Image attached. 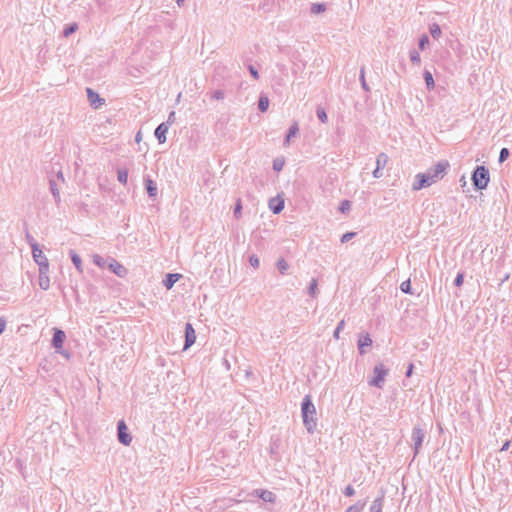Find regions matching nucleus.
<instances>
[{
  "label": "nucleus",
  "instance_id": "obj_1",
  "mask_svg": "<svg viewBox=\"0 0 512 512\" xmlns=\"http://www.w3.org/2000/svg\"><path fill=\"white\" fill-rule=\"evenodd\" d=\"M301 413L303 418V424L306 427L308 433H313L317 426V419L315 417L316 409L309 395H306L303 398L301 404Z\"/></svg>",
  "mask_w": 512,
  "mask_h": 512
},
{
  "label": "nucleus",
  "instance_id": "obj_2",
  "mask_svg": "<svg viewBox=\"0 0 512 512\" xmlns=\"http://www.w3.org/2000/svg\"><path fill=\"white\" fill-rule=\"evenodd\" d=\"M449 166L450 165L447 161H440L428 169L425 173H423V176H425L429 183L432 185L444 177Z\"/></svg>",
  "mask_w": 512,
  "mask_h": 512
},
{
  "label": "nucleus",
  "instance_id": "obj_3",
  "mask_svg": "<svg viewBox=\"0 0 512 512\" xmlns=\"http://www.w3.org/2000/svg\"><path fill=\"white\" fill-rule=\"evenodd\" d=\"M472 181L476 189H485L490 181L489 170L483 165L477 166L472 174Z\"/></svg>",
  "mask_w": 512,
  "mask_h": 512
},
{
  "label": "nucleus",
  "instance_id": "obj_4",
  "mask_svg": "<svg viewBox=\"0 0 512 512\" xmlns=\"http://www.w3.org/2000/svg\"><path fill=\"white\" fill-rule=\"evenodd\" d=\"M53 338H52V346L55 348L56 352L60 353L61 355L65 356L66 358H69V353L64 352L62 350L63 343L66 338L65 332L61 329L54 328Z\"/></svg>",
  "mask_w": 512,
  "mask_h": 512
},
{
  "label": "nucleus",
  "instance_id": "obj_5",
  "mask_svg": "<svg viewBox=\"0 0 512 512\" xmlns=\"http://www.w3.org/2000/svg\"><path fill=\"white\" fill-rule=\"evenodd\" d=\"M32 257L33 260L37 263L39 269L49 270V261L43 254L39 244H32Z\"/></svg>",
  "mask_w": 512,
  "mask_h": 512
},
{
  "label": "nucleus",
  "instance_id": "obj_6",
  "mask_svg": "<svg viewBox=\"0 0 512 512\" xmlns=\"http://www.w3.org/2000/svg\"><path fill=\"white\" fill-rule=\"evenodd\" d=\"M373 372L374 377L372 378V380L369 381V384L371 386L382 388L388 370L384 367L383 364H378L374 367Z\"/></svg>",
  "mask_w": 512,
  "mask_h": 512
},
{
  "label": "nucleus",
  "instance_id": "obj_7",
  "mask_svg": "<svg viewBox=\"0 0 512 512\" xmlns=\"http://www.w3.org/2000/svg\"><path fill=\"white\" fill-rule=\"evenodd\" d=\"M424 438H425V431L421 427L415 426L412 430L414 456H416L419 453V450L422 446Z\"/></svg>",
  "mask_w": 512,
  "mask_h": 512
},
{
  "label": "nucleus",
  "instance_id": "obj_8",
  "mask_svg": "<svg viewBox=\"0 0 512 512\" xmlns=\"http://www.w3.org/2000/svg\"><path fill=\"white\" fill-rule=\"evenodd\" d=\"M117 434H118V440L120 443L124 445H129L132 441V437L128 433L127 426L123 420L118 422L117 425Z\"/></svg>",
  "mask_w": 512,
  "mask_h": 512
},
{
  "label": "nucleus",
  "instance_id": "obj_9",
  "mask_svg": "<svg viewBox=\"0 0 512 512\" xmlns=\"http://www.w3.org/2000/svg\"><path fill=\"white\" fill-rule=\"evenodd\" d=\"M109 270H111L118 277L124 278L128 274V269L119 263L116 259L109 257Z\"/></svg>",
  "mask_w": 512,
  "mask_h": 512
},
{
  "label": "nucleus",
  "instance_id": "obj_10",
  "mask_svg": "<svg viewBox=\"0 0 512 512\" xmlns=\"http://www.w3.org/2000/svg\"><path fill=\"white\" fill-rule=\"evenodd\" d=\"M87 98L91 106L94 108H99L102 104H104V99L99 96L97 92H95L91 88L86 89Z\"/></svg>",
  "mask_w": 512,
  "mask_h": 512
},
{
  "label": "nucleus",
  "instance_id": "obj_11",
  "mask_svg": "<svg viewBox=\"0 0 512 512\" xmlns=\"http://www.w3.org/2000/svg\"><path fill=\"white\" fill-rule=\"evenodd\" d=\"M196 341V335L192 324L187 323L185 326V345L184 349L192 346Z\"/></svg>",
  "mask_w": 512,
  "mask_h": 512
},
{
  "label": "nucleus",
  "instance_id": "obj_12",
  "mask_svg": "<svg viewBox=\"0 0 512 512\" xmlns=\"http://www.w3.org/2000/svg\"><path fill=\"white\" fill-rule=\"evenodd\" d=\"M372 339L370 335L367 333L365 335H361L358 339V350L360 355H364L366 353L365 348L370 347L372 345Z\"/></svg>",
  "mask_w": 512,
  "mask_h": 512
},
{
  "label": "nucleus",
  "instance_id": "obj_13",
  "mask_svg": "<svg viewBox=\"0 0 512 512\" xmlns=\"http://www.w3.org/2000/svg\"><path fill=\"white\" fill-rule=\"evenodd\" d=\"M39 286L43 290L50 287L49 270L39 269Z\"/></svg>",
  "mask_w": 512,
  "mask_h": 512
},
{
  "label": "nucleus",
  "instance_id": "obj_14",
  "mask_svg": "<svg viewBox=\"0 0 512 512\" xmlns=\"http://www.w3.org/2000/svg\"><path fill=\"white\" fill-rule=\"evenodd\" d=\"M169 127L167 123H161L157 126L155 129V137L159 141V143H165L166 142V133L168 131Z\"/></svg>",
  "mask_w": 512,
  "mask_h": 512
},
{
  "label": "nucleus",
  "instance_id": "obj_15",
  "mask_svg": "<svg viewBox=\"0 0 512 512\" xmlns=\"http://www.w3.org/2000/svg\"><path fill=\"white\" fill-rule=\"evenodd\" d=\"M431 186L429 181L426 179L425 176H423V173H419L416 175V181L413 183V190L418 191L422 188H426Z\"/></svg>",
  "mask_w": 512,
  "mask_h": 512
},
{
  "label": "nucleus",
  "instance_id": "obj_16",
  "mask_svg": "<svg viewBox=\"0 0 512 512\" xmlns=\"http://www.w3.org/2000/svg\"><path fill=\"white\" fill-rule=\"evenodd\" d=\"M385 493L384 491L381 492V494L374 499L372 502L369 512H382L383 509V503H384Z\"/></svg>",
  "mask_w": 512,
  "mask_h": 512
},
{
  "label": "nucleus",
  "instance_id": "obj_17",
  "mask_svg": "<svg viewBox=\"0 0 512 512\" xmlns=\"http://www.w3.org/2000/svg\"><path fill=\"white\" fill-rule=\"evenodd\" d=\"M144 184L146 191L151 198H155L157 196V185L156 183L149 177L144 179Z\"/></svg>",
  "mask_w": 512,
  "mask_h": 512
},
{
  "label": "nucleus",
  "instance_id": "obj_18",
  "mask_svg": "<svg viewBox=\"0 0 512 512\" xmlns=\"http://www.w3.org/2000/svg\"><path fill=\"white\" fill-rule=\"evenodd\" d=\"M181 277L180 274L177 273H169L166 275L165 279L163 280V285L166 289H171L173 285L179 280Z\"/></svg>",
  "mask_w": 512,
  "mask_h": 512
},
{
  "label": "nucleus",
  "instance_id": "obj_19",
  "mask_svg": "<svg viewBox=\"0 0 512 512\" xmlns=\"http://www.w3.org/2000/svg\"><path fill=\"white\" fill-rule=\"evenodd\" d=\"M49 187H50V191H51V193L53 195V198H54L56 204L59 205L60 202H61V196H60V191H59V188H58V185H57L56 181L53 180V179H50L49 180Z\"/></svg>",
  "mask_w": 512,
  "mask_h": 512
},
{
  "label": "nucleus",
  "instance_id": "obj_20",
  "mask_svg": "<svg viewBox=\"0 0 512 512\" xmlns=\"http://www.w3.org/2000/svg\"><path fill=\"white\" fill-rule=\"evenodd\" d=\"M256 494L259 498H261L265 502H274L275 494L271 491L260 489L256 490Z\"/></svg>",
  "mask_w": 512,
  "mask_h": 512
},
{
  "label": "nucleus",
  "instance_id": "obj_21",
  "mask_svg": "<svg viewBox=\"0 0 512 512\" xmlns=\"http://www.w3.org/2000/svg\"><path fill=\"white\" fill-rule=\"evenodd\" d=\"M298 132H299V126H298V123H297V122H294V123L290 126V128H289V130H288V132H287L286 138H285V140H284V145H285V146H288V145L290 144V139H291L292 137H295V136L298 134Z\"/></svg>",
  "mask_w": 512,
  "mask_h": 512
},
{
  "label": "nucleus",
  "instance_id": "obj_22",
  "mask_svg": "<svg viewBox=\"0 0 512 512\" xmlns=\"http://www.w3.org/2000/svg\"><path fill=\"white\" fill-rule=\"evenodd\" d=\"M69 255L77 271L83 273L81 257L74 250H70Z\"/></svg>",
  "mask_w": 512,
  "mask_h": 512
},
{
  "label": "nucleus",
  "instance_id": "obj_23",
  "mask_svg": "<svg viewBox=\"0 0 512 512\" xmlns=\"http://www.w3.org/2000/svg\"><path fill=\"white\" fill-rule=\"evenodd\" d=\"M92 260H93V263L95 265H97L99 268H105V267H108V264H109V257L108 258H103L102 256H100L99 254H94L92 256Z\"/></svg>",
  "mask_w": 512,
  "mask_h": 512
},
{
  "label": "nucleus",
  "instance_id": "obj_24",
  "mask_svg": "<svg viewBox=\"0 0 512 512\" xmlns=\"http://www.w3.org/2000/svg\"><path fill=\"white\" fill-rule=\"evenodd\" d=\"M269 107V98L265 94H261L258 100V109L261 112H266Z\"/></svg>",
  "mask_w": 512,
  "mask_h": 512
},
{
  "label": "nucleus",
  "instance_id": "obj_25",
  "mask_svg": "<svg viewBox=\"0 0 512 512\" xmlns=\"http://www.w3.org/2000/svg\"><path fill=\"white\" fill-rule=\"evenodd\" d=\"M366 505L365 500H359L355 504L349 506L345 512H362Z\"/></svg>",
  "mask_w": 512,
  "mask_h": 512
},
{
  "label": "nucleus",
  "instance_id": "obj_26",
  "mask_svg": "<svg viewBox=\"0 0 512 512\" xmlns=\"http://www.w3.org/2000/svg\"><path fill=\"white\" fill-rule=\"evenodd\" d=\"M275 199H272L269 203V207L274 214L280 213L284 208V201L279 200L277 204L274 205Z\"/></svg>",
  "mask_w": 512,
  "mask_h": 512
},
{
  "label": "nucleus",
  "instance_id": "obj_27",
  "mask_svg": "<svg viewBox=\"0 0 512 512\" xmlns=\"http://www.w3.org/2000/svg\"><path fill=\"white\" fill-rule=\"evenodd\" d=\"M117 179L123 185L127 184L128 181V170L124 168H120L117 170Z\"/></svg>",
  "mask_w": 512,
  "mask_h": 512
},
{
  "label": "nucleus",
  "instance_id": "obj_28",
  "mask_svg": "<svg viewBox=\"0 0 512 512\" xmlns=\"http://www.w3.org/2000/svg\"><path fill=\"white\" fill-rule=\"evenodd\" d=\"M318 281L316 278H313L308 286V294L315 298L317 296V292H318Z\"/></svg>",
  "mask_w": 512,
  "mask_h": 512
},
{
  "label": "nucleus",
  "instance_id": "obj_29",
  "mask_svg": "<svg viewBox=\"0 0 512 512\" xmlns=\"http://www.w3.org/2000/svg\"><path fill=\"white\" fill-rule=\"evenodd\" d=\"M424 80H425V83H426V86H427V89L428 90H431L434 88L435 86V83H434V79H433V76L431 74V72H429L428 70L424 71Z\"/></svg>",
  "mask_w": 512,
  "mask_h": 512
},
{
  "label": "nucleus",
  "instance_id": "obj_30",
  "mask_svg": "<svg viewBox=\"0 0 512 512\" xmlns=\"http://www.w3.org/2000/svg\"><path fill=\"white\" fill-rule=\"evenodd\" d=\"M310 11L312 14H320L326 11V4L324 3H313L310 7Z\"/></svg>",
  "mask_w": 512,
  "mask_h": 512
},
{
  "label": "nucleus",
  "instance_id": "obj_31",
  "mask_svg": "<svg viewBox=\"0 0 512 512\" xmlns=\"http://www.w3.org/2000/svg\"><path fill=\"white\" fill-rule=\"evenodd\" d=\"M388 163V156L385 153H380L376 158V167L384 168Z\"/></svg>",
  "mask_w": 512,
  "mask_h": 512
},
{
  "label": "nucleus",
  "instance_id": "obj_32",
  "mask_svg": "<svg viewBox=\"0 0 512 512\" xmlns=\"http://www.w3.org/2000/svg\"><path fill=\"white\" fill-rule=\"evenodd\" d=\"M276 266L279 270V272L284 275L286 273V271L288 270L289 268V265L287 263V261L283 258H280L277 263H276Z\"/></svg>",
  "mask_w": 512,
  "mask_h": 512
},
{
  "label": "nucleus",
  "instance_id": "obj_33",
  "mask_svg": "<svg viewBox=\"0 0 512 512\" xmlns=\"http://www.w3.org/2000/svg\"><path fill=\"white\" fill-rule=\"evenodd\" d=\"M409 57L413 64L420 65L421 58L419 52L416 49H413L409 52Z\"/></svg>",
  "mask_w": 512,
  "mask_h": 512
},
{
  "label": "nucleus",
  "instance_id": "obj_34",
  "mask_svg": "<svg viewBox=\"0 0 512 512\" xmlns=\"http://www.w3.org/2000/svg\"><path fill=\"white\" fill-rule=\"evenodd\" d=\"M78 29V24L77 23H72L68 26H66L63 30V35L65 37H68L70 36L71 34H73L76 30Z\"/></svg>",
  "mask_w": 512,
  "mask_h": 512
},
{
  "label": "nucleus",
  "instance_id": "obj_35",
  "mask_svg": "<svg viewBox=\"0 0 512 512\" xmlns=\"http://www.w3.org/2000/svg\"><path fill=\"white\" fill-rule=\"evenodd\" d=\"M430 34L433 38H438L441 35V28L438 24L434 23L430 26Z\"/></svg>",
  "mask_w": 512,
  "mask_h": 512
},
{
  "label": "nucleus",
  "instance_id": "obj_36",
  "mask_svg": "<svg viewBox=\"0 0 512 512\" xmlns=\"http://www.w3.org/2000/svg\"><path fill=\"white\" fill-rule=\"evenodd\" d=\"M316 114H317L318 119L322 123H326L327 122L328 117H327L326 111L323 108L318 107L317 110H316Z\"/></svg>",
  "mask_w": 512,
  "mask_h": 512
},
{
  "label": "nucleus",
  "instance_id": "obj_37",
  "mask_svg": "<svg viewBox=\"0 0 512 512\" xmlns=\"http://www.w3.org/2000/svg\"><path fill=\"white\" fill-rule=\"evenodd\" d=\"M211 99L213 100H223L225 98V93L223 90H215L210 94Z\"/></svg>",
  "mask_w": 512,
  "mask_h": 512
},
{
  "label": "nucleus",
  "instance_id": "obj_38",
  "mask_svg": "<svg viewBox=\"0 0 512 512\" xmlns=\"http://www.w3.org/2000/svg\"><path fill=\"white\" fill-rule=\"evenodd\" d=\"M360 81H361L362 88L365 91H367V92L370 91V88H369V86H368V84L366 83V80H365V70H364L363 67L360 70Z\"/></svg>",
  "mask_w": 512,
  "mask_h": 512
},
{
  "label": "nucleus",
  "instance_id": "obj_39",
  "mask_svg": "<svg viewBox=\"0 0 512 512\" xmlns=\"http://www.w3.org/2000/svg\"><path fill=\"white\" fill-rule=\"evenodd\" d=\"M400 289L403 293L411 294V283L410 280L403 281L400 285Z\"/></svg>",
  "mask_w": 512,
  "mask_h": 512
},
{
  "label": "nucleus",
  "instance_id": "obj_40",
  "mask_svg": "<svg viewBox=\"0 0 512 512\" xmlns=\"http://www.w3.org/2000/svg\"><path fill=\"white\" fill-rule=\"evenodd\" d=\"M509 150L507 148H502L499 153V162H504L509 157Z\"/></svg>",
  "mask_w": 512,
  "mask_h": 512
},
{
  "label": "nucleus",
  "instance_id": "obj_41",
  "mask_svg": "<svg viewBox=\"0 0 512 512\" xmlns=\"http://www.w3.org/2000/svg\"><path fill=\"white\" fill-rule=\"evenodd\" d=\"M242 204L241 200L238 199L234 208V216L239 219L241 217Z\"/></svg>",
  "mask_w": 512,
  "mask_h": 512
},
{
  "label": "nucleus",
  "instance_id": "obj_42",
  "mask_svg": "<svg viewBox=\"0 0 512 512\" xmlns=\"http://www.w3.org/2000/svg\"><path fill=\"white\" fill-rule=\"evenodd\" d=\"M350 207H351V204H350V201L348 200H343L340 204V207H339V210L343 213L347 212L350 210Z\"/></svg>",
  "mask_w": 512,
  "mask_h": 512
},
{
  "label": "nucleus",
  "instance_id": "obj_43",
  "mask_svg": "<svg viewBox=\"0 0 512 512\" xmlns=\"http://www.w3.org/2000/svg\"><path fill=\"white\" fill-rule=\"evenodd\" d=\"M429 43V38L426 34L422 35L419 39V48L423 50L425 46Z\"/></svg>",
  "mask_w": 512,
  "mask_h": 512
},
{
  "label": "nucleus",
  "instance_id": "obj_44",
  "mask_svg": "<svg viewBox=\"0 0 512 512\" xmlns=\"http://www.w3.org/2000/svg\"><path fill=\"white\" fill-rule=\"evenodd\" d=\"M249 263H250V265H251L252 267H254V268L256 269V268H258V267H259V264H260V262H259V258H258L255 254H253V255H251V256L249 257Z\"/></svg>",
  "mask_w": 512,
  "mask_h": 512
},
{
  "label": "nucleus",
  "instance_id": "obj_45",
  "mask_svg": "<svg viewBox=\"0 0 512 512\" xmlns=\"http://www.w3.org/2000/svg\"><path fill=\"white\" fill-rule=\"evenodd\" d=\"M283 166H284V161H283V160L275 159V160L273 161V169H274L275 171H281V170H282V168H283Z\"/></svg>",
  "mask_w": 512,
  "mask_h": 512
},
{
  "label": "nucleus",
  "instance_id": "obj_46",
  "mask_svg": "<svg viewBox=\"0 0 512 512\" xmlns=\"http://www.w3.org/2000/svg\"><path fill=\"white\" fill-rule=\"evenodd\" d=\"M356 236V233L355 232H347L345 234L342 235L341 237V242L342 243H346L348 242L349 240H351L352 238H354Z\"/></svg>",
  "mask_w": 512,
  "mask_h": 512
},
{
  "label": "nucleus",
  "instance_id": "obj_47",
  "mask_svg": "<svg viewBox=\"0 0 512 512\" xmlns=\"http://www.w3.org/2000/svg\"><path fill=\"white\" fill-rule=\"evenodd\" d=\"M343 494L347 497H352L355 494V490L351 485L345 487Z\"/></svg>",
  "mask_w": 512,
  "mask_h": 512
},
{
  "label": "nucleus",
  "instance_id": "obj_48",
  "mask_svg": "<svg viewBox=\"0 0 512 512\" xmlns=\"http://www.w3.org/2000/svg\"><path fill=\"white\" fill-rule=\"evenodd\" d=\"M463 279H464V274L458 273L454 280V285L457 287H460L463 284Z\"/></svg>",
  "mask_w": 512,
  "mask_h": 512
},
{
  "label": "nucleus",
  "instance_id": "obj_49",
  "mask_svg": "<svg viewBox=\"0 0 512 512\" xmlns=\"http://www.w3.org/2000/svg\"><path fill=\"white\" fill-rule=\"evenodd\" d=\"M248 69H249V72L250 74L253 76V78L255 80H258L259 79V73L258 71L255 69V67L253 65H249L248 66Z\"/></svg>",
  "mask_w": 512,
  "mask_h": 512
},
{
  "label": "nucleus",
  "instance_id": "obj_50",
  "mask_svg": "<svg viewBox=\"0 0 512 512\" xmlns=\"http://www.w3.org/2000/svg\"><path fill=\"white\" fill-rule=\"evenodd\" d=\"M175 116H176V113L174 111L169 113L168 119H167V122H166L168 126L174 123L175 118H176Z\"/></svg>",
  "mask_w": 512,
  "mask_h": 512
},
{
  "label": "nucleus",
  "instance_id": "obj_51",
  "mask_svg": "<svg viewBox=\"0 0 512 512\" xmlns=\"http://www.w3.org/2000/svg\"><path fill=\"white\" fill-rule=\"evenodd\" d=\"M382 169L383 168H378L376 167L374 170H373V177L374 178H381L383 176V172H382Z\"/></svg>",
  "mask_w": 512,
  "mask_h": 512
},
{
  "label": "nucleus",
  "instance_id": "obj_52",
  "mask_svg": "<svg viewBox=\"0 0 512 512\" xmlns=\"http://www.w3.org/2000/svg\"><path fill=\"white\" fill-rule=\"evenodd\" d=\"M7 321L4 317H0V335L3 333V331L6 328Z\"/></svg>",
  "mask_w": 512,
  "mask_h": 512
},
{
  "label": "nucleus",
  "instance_id": "obj_53",
  "mask_svg": "<svg viewBox=\"0 0 512 512\" xmlns=\"http://www.w3.org/2000/svg\"><path fill=\"white\" fill-rule=\"evenodd\" d=\"M26 239L31 248H32V244H38L36 242V240L30 234H26Z\"/></svg>",
  "mask_w": 512,
  "mask_h": 512
},
{
  "label": "nucleus",
  "instance_id": "obj_54",
  "mask_svg": "<svg viewBox=\"0 0 512 512\" xmlns=\"http://www.w3.org/2000/svg\"><path fill=\"white\" fill-rule=\"evenodd\" d=\"M57 179H58L60 182H62V183H64V182H65V178H64V175H63V173H62V171H61V170H59V171L57 172Z\"/></svg>",
  "mask_w": 512,
  "mask_h": 512
},
{
  "label": "nucleus",
  "instance_id": "obj_55",
  "mask_svg": "<svg viewBox=\"0 0 512 512\" xmlns=\"http://www.w3.org/2000/svg\"><path fill=\"white\" fill-rule=\"evenodd\" d=\"M344 326H345V321H344V320H341V321L338 323V325H337V327H336V330H338V331H340V332H341V331L343 330Z\"/></svg>",
  "mask_w": 512,
  "mask_h": 512
},
{
  "label": "nucleus",
  "instance_id": "obj_56",
  "mask_svg": "<svg viewBox=\"0 0 512 512\" xmlns=\"http://www.w3.org/2000/svg\"><path fill=\"white\" fill-rule=\"evenodd\" d=\"M413 367H414V366H413V364H409L408 369H407V372H406V376H407V377H410V376H411L412 371H413Z\"/></svg>",
  "mask_w": 512,
  "mask_h": 512
},
{
  "label": "nucleus",
  "instance_id": "obj_57",
  "mask_svg": "<svg viewBox=\"0 0 512 512\" xmlns=\"http://www.w3.org/2000/svg\"><path fill=\"white\" fill-rule=\"evenodd\" d=\"M333 337H334L335 340H339V338H340V331L335 329L334 333H333Z\"/></svg>",
  "mask_w": 512,
  "mask_h": 512
},
{
  "label": "nucleus",
  "instance_id": "obj_58",
  "mask_svg": "<svg viewBox=\"0 0 512 512\" xmlns=\"http://www.w3.org/2000/svg\"><path fill=\"white\" fill-rule=\"evenodd\" d=\"M509 445H510V442H509V441H506V442L503 444V446H502V448H501V451H505V450H507V449H508V447H509Z\"/></svg>",
  "mask_w": 512,
  "mask_h": 512
},
{
  "label": "nucleus",
  "instance_id": "obj_59",
  "mask_svg": "<svg viewBox=\"0 0 512 512\" xmlns=\"http://www.w3.org/2000/svg\"><path fill=\"white\" fill-rule=\"evenodd\" d=\"M141 138H142V137H141V133H140V132H138V133L136 134V137H135L136 142H140V141H141Z\"/></svg>",
  "mask_w": 512,
  "mask_h": 512
},
{
  "label": "nucleus",
  "instance_id": "obj_60",
  "mask_svg": "<svg viewBox=\"0 0 512 512\" xmlns=\"http://www.w3.org/2000/svg\"><path fill=\"white\" fill-rule=\"evenodd\" d=\"M274 451H275L274 444H271V453H274Z\"/></svg>",
  "mask_w": 512,
  "mask_h": 512
},
{
  "label": "nucleus",
  "instance_id": "obj_61",
  "mask_svg": "<svg viewBox=\"0 0 512 512\" xmlns=\"http://www.w3.org/2000/svg\"><path fill=\"white\" fill-rule=\"evenodd\" d=\"M178 5L182 4L183 3V0H178Z\"/></svg>",
  "mask_w": 512,
  "mask_h": 512
}]
</instances>
